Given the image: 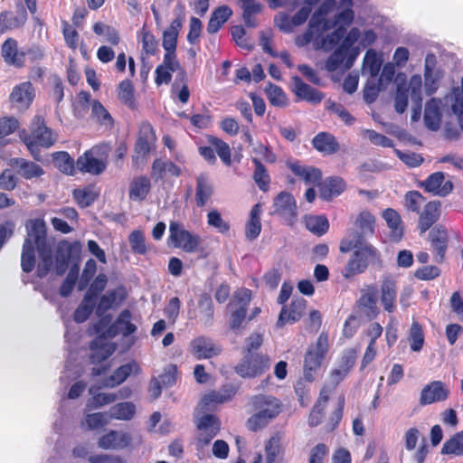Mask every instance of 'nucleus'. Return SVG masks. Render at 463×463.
I'll list each match as a JSON object with an SVG mask.
<instances>
[{
    "label": "nucleus",
    "mask_w": 463,
    "mask_h": 463,
    "mask_svg": "<svg viewBox=\"0 0 463 463\" xmlns=\"http://www.w3.org/2000/svg\"><path fill=\"white\" fill-rule=\"evenodd\" d=\"M250 404L254 413L247 420L246 427L253 432L266 428L282 411L281 402L272 395H254Z\"/></svg>",
    "instance_id": "f257e3e1"
},
{
    "label": "nucleus",
    "mask_w": 463,
    "mask_h": 463,
    "mask_svg": "<svg viewBox=\"0 0 463 463\" xmlns=\"http://www.w3.org/2000/svg\"><path fill=\"white\" fill-rule=\"evenodd\" d=\"M57 133L46 125L41 115H35L30 124L29 132L21 136L34 160H41L40 148H50L57 141Z\"/></svg>",
    "instance_id": "f03ea898"
},
{
    "label": "nucleus",
    "mask_w": 463,
    "mask_h": 463,
    "mask_svg": "<svg viewBox=\"0 0 463 463\" xmlns=\"http://www.w3.org/2000/svg\"><path fill=\"white\" fill-rule=\"evenodd\" d=\"M352 250L341 272L345 279L364 273L370 265H382L381 252L371 243H357Z\"/></svg>",
    "instance_id": "7ed1b4c3"
},
{
    "label": "nucleus",
    "mask_w": 463,
    "mask_h": 463,
    "mask_svg": "<svg viewBox=\"0 0 463 463\" xmlns=\"http://www.w3.org/2000/svg\"><path fill=\"white\" fill-rule=\"evenodd\" d=\"M345 34L340 45L326 61V69L328 71H336L342 64H344L345 69L349 70L359 55V49L353 47V45L360 38V30L357 27H353Z\"/></svg>",
    "instance_id": "20e7f679"
},
{
    "label": "nucleus",
    "mask_w": 463,
    "mask_h": 463,
    "mask_svg": "<svg viewBox=\"0 0 463 463\" xmlns=\"http://www.w3.org/2000/svg\"><path fill=\"white\" fill-rule=\"evenodd\" d=\"M29 235L33 238V242L40 258L37 265V276L43 279L48 275L53 266L52 249L47 242V231L44 221L42 219L30 221Z\"/></svg>",
    "instance_id": "39448f33"
},
{
    "label": "nucleus",
    "mask_w": 463,
    "mask_h": 463,
    "mask_svg": "<svg viewBox=\"0 0 463 463\" xmlns=\"http://www.w3.org/2000/svg\"><path fill=\"white\" fill-rule=\"evenodd\" d=\"M355 230L349 232L348 237H344L339 242L341 253L350 252L354 246L366 243L367 237L373 236L375 232V217L367 210L362 211L354 221Z\"/></svg>",
    "instance_id": "423d86ee"
},
{
    "label": "nucleus",
    "mask_w": 463,
    "mask_h": 463,
    "mask_svg": "<svg viewBox=\"0 0 463 463\" xmlns=\"http://www.w3.org/2000/svg\"><path fill=\"white\" fill-rule=\"evenodd\" d=\"M328 335L322 332L315 344L308 346L304 356V377L311 383L314 381L317 370L320 369L322 364L328 353Z\"/></svg>",
    "instance_id": "0eeeda50"
},
{
    "label": "nucleus",
    "mask_w": 463,
    "mask_h": 463,
    "mask_svg": "<svg viewBox=\"0 0 463 463\" xmlns=\"http://www.w3.org/2000/svg\"><path fill=\"white\" fill-rule=\"evenodd\" d=\"M156 135L154 128L148 121L142 122L131 156L133 167L139 168L146 164L149 154L156 148Z\"/></svg>",
    "instance_id": "6e6552de"
},
{
    "label": "nucleus",
    "mask_w": 463,
    "mask_h": 463,
    "mask_svg": "<svg viewBox=\"0 0 463 463\" xmlns=\"http://www.w3.org/2000/svg\"><path fill=\"white\" fill-rule=\"evenodd\" d=\"M169 240L175 248L184 252H199L201 258H206L208 253L203 248L200 235L186 230L182 222H171L169 224Z\"/></svg>",
    "instance_id": "1a4fd4ad"
},
{
    "label": "nucleus",
    "mask_w": 463,
    "mask_h": 463,
    "mask_svg": "<svg viewBox=\"0 0 463 463\" xmlns=\"http://www.w3.org/2000/svg\"><path fill=\"white\" fill-rule=\"evenodd\" d=\"M269 368L270 358L269 355L250 352L243 353V357L234 367V371L242 378H256L263 375Z\"/></svg>",
    "instance_id": "9d476101"
},
{
    "label": "nucleus",
    "mask_w": 463,
    "mask_h": 463,
    "mask_svg": "<svg viewBox=\"0 0 463 463\" xmlns=\"http://www.w3.org/2000/svg\"><path fill=\"white\" fill-rule=\"evenodd\" d=\"M206 139L209 146H200L198 147L199 155L208 164L213 165L217 162L215 155L217 154L222 162L230 166L232 165V151L229 144L213 135H207Z\"/></svg>",
    "instance_id": "9b49d317"
},
{
    "label": "nucleus",
    "mask_w": 463,
    "mask_h": 463,
    "mask_svg": "<svg viewBox=\"0 0 463 463\" xmlns=\"http://www.w3.org/2000/svg\"><path fill=\"white\" fill-rule=\"evenodd\" d=\"M90 354L89 356L90 362L92 364L98 365L91 369V375L93 377L100 376L107 373L110 369V364L105 363L108 358L114 353L115 346L108 343H104L101 339L95 338L90 344Z\"/></svg>",
    "instance_id": "f8f14e48"
},
{
    "label": "nucleus",
    "mask_w": 463,
    "mask_h": 463,
    "mask_svg": "<svg viewBox=\"0 0 463 463\" xmlns=\"http://www.w3.org/2000/svg\"><path fill=\"white\" fill-rule=\"evenodd\" d=\"M250 299L251 290L242 288L236 293L233 302L229 304V307H235L231 312L230 328L236 334L245 327L243 324H246L248 321L247 311Z\"/></svg>",
    "instance_id": "ddd939ff"
},
{
    "label": "nucleus",
    "mask_w": 463,
    "mask_h": 463,
    "mask_svg": "<svg viewBox=\"0 0 463 463\" xmlns=\"http://www.w3.org/2000/svg\"><path fill=\"white\" fill-rule=\"evenodd\" d=\"M187 316L190 320L198 319L205 326H212L214 319V306L212 297L208 293H202L196 306L194 300H190Z\"/></svg>",
    "instance_id": "4468645a"
},
{
    "label": "nucleus",
    "mask_w": 463,
    "mask_h": 463,
    "mask_svg": "<svg viewBox=\"0 0 463 463\" xmlns=\"http://www.w3.org/2000/svg\"><path fill=\"white\" fill-rule=\"evenodd\" d=\"M221 426V420L216 415L205 413L201 416L196 422V427L199 431L196 438L197 447L203 449L209 445L213 438L220 432Z\"/></svg>",
    "instance_id": "2eb2a0df"
},
{
    "label": "nucleus",
    "mask_w": 463,
    "mask_h": 463,
    "mask_svg": "<svg viewBox=\"0 0 463 463\" xmlns=\"http://www.w3.org/2000/svg\"><path fill=\"white\" fill-rule=\"evenodd\" d=\"M307 303L304 298L295 296L289 305H284L281 307L277 326L283 327L287 324H294L299 321L306 313Z\"/></svg>",
    "instance_id": "dca6fc26"
},
{
    "label": "nucleus",
    "mask_w": 463,
    "mask_h": 463,
    "mask_svg": "<svg viewBox=\"0 0 463 463\" xmlns=\"http://www.w3.org/2000/svg\"><path fill=\"white\" fill-rule=\"evenodd\" d=\"M222 347L204 335L194 337L189 344L190 353L197 359H211L222 353Z\"/></svg>",
    "instance_id": "f3484780"
},
{
    "label": "nucleus",
    "mask_w": 463,
    "mask_h": 463,
    "mask_svg": "<svg viewBox=\"0 0 463 463\" xmlns=\"http://www.w3.org/2000/svg\"><path fill=\"white\" fill-rule=\"evenodd\" d=\"M420 187L433 195L445 197L452 192L454 185L450 180L445 181L444 173L435 172L420 182Z\"/></svg>",
    "instance_id": "a211bd4d"
},
{
    "label": "nucleus",
    "mask_w": 463,
    "mask_h": 463,
    "mask_svg": "<svg viewBox=\"0 0 463 463\" xmlns=\"http://www.w3.org/2000/svg\"><path fill=\"white\" fill-rule=\"evenodd\" d=\"M35 97V90L30 81L22 82L14 87L9 99L13 107L20 111L30 108Z\"/></svg>",
    "instance_id": "6ab92c4d"
},
{
    "label": "nucleus",
    "mask_w": 463,
    "mask_h": 463,
    "mask_svg": "<svg viewBox=\"0 0 463 463\" xmlns=\"http://www.w3.org/2000/svg\"><path fill=\"white\" fill-rule=\"evenodd\" d=\"M287 167L306 184L319 185L322 181V171L312 165H301L299 161H288Z\"/></svg>",
    "instance_id": "aec40b11"
},
{
    "label": "nucleus",
    "mask_w": 463,
    "mask_h": 463,
    "mask_svg": "<svg viewBox=\"0 0 463 463\" xmlns=\"http://www.w3.org/2000/svg\"><path fill=\"white\" fill-rule=\"evenodd\" d=\"M449 395V390L444 383L432 381L422 388L419 402L421 406H426L446 401Z\"/></svg>",
    "instance_id": "412c9836"
},
{
    "label": "nucleus",
    "mask_w": 463,
    "mask_h": 463,
    "mask_svg": "<svg viewBox=\"0 0 463 463\" xmlns=\"http://www.w3.org/2000/svg\"><path fill=\"white\" fill-rule=\"evenodd\" d=\"M273 213L288 221L296 219L298 207L294 196L286 191L279 193L273 200Z\"/></svg>",
    "instance_id": "4be33fe9"
},
{
    "label": "nucleus",
    "mask_w": 463,
    "mask_h": 463,
    "mask_svg": "<svg viewBox=\"0 0 463 463\" xmlns=\"http://www.w3.org/2000/svg\"><path fill=\"white\" fill-rule=\"evenodd\" d=\"M237 392V388L232 384L222 385L218 391H212L205 394L200 406L203 411H213L216 404L231 401Z\"/></svg>",
    "instance_id": "5701e85b"
},
{
    "label": "nucleus",
    "mask_w": 463,
    "mask_h": 463,
    "mask_svg": "<svg viewBox=\"0 0 463 463\" xmlns=\"http://www.w3.org/2000/svg\"><path fill=\"white\" fill-rule=\"evenodd\" d=\"M292 91L298 100H304L314 105L321 103L325 98L322 91L304 82L299 76L292 78Z\"/></svg>",
    "instance_id": "b1692460"
},
{
    "label": "nucleus",
    "mask_w": 463,
    "mask_h": 463,
    "mask_svg": "<svg viewBox=\"0 0 463 463\" xmlns=\"http://www.w3.org/2000/svg\"><path fill=\"white\" fill-rule=\"evenodd\" d=\"M437 63L436 56L428 53L424 64V86L428 96L433 95L439 89V82L443 77L441 70H434Z\"/></svg>",
    "instance_id": "393cba45"
},
{
    "label": "nucleus",
    "mask_w": 463,
    "mask_h": 463,
    "mask_svg": "<svg viewBox=\"0 0 463 463\" xmlns=\"http://www.w3.org/2000/svg\"><path fill=\"white\" fill-rule=\"evenodd\" d=\"M0 54L9 66L20 69L25 65V53L18 50V42L14 38L9 37L1 44Z\"/></svg>",
    "instance_id": "a878e982"
},
{
    "label": "nucleus",
    "mask_w": 463,
    "mask_h": 463,
    "mask_svg": "<svg viewBox=\"0 0 463 463\" xmlns=\"http://www.w3.org/2000/svg\"><path fill=\"white\" fill-rule=\"evenodd\" d=\"M441 214V203L439 201H430L424 204L422 212L419 213L417 229L420 234L425 233L435 224Z\"/></svg>",
    "instance_id": "bb28decb"
},
{
    "label": "nucleus",
    "mask_w": 463,
    "mask_h": 463,
    "mask_svg": "<svg viewBox=\"0 0 463 463\" xmlns=\"http://www.w3.org/2000/svg\"><path fill=\"white\" fill-rule=\"evenodd\" d=\"M429 239L433 249L435 261L439 264L442 263L445 260L449 241L446 228L442 225L435 226L430 232Z\"/></svg>",
    "instance_id": "cd10ccee"
},
{
    "label": "nucleus",
    "mask_w": 463,
    "mask_h": 463,
    "mask_svg": "<svg viewBox=\"0 0 463 463\" xmlns=\"http://www.w3.org/2000/svg\"><path fill=\"white\" fill-rule=\"evenodd\" d=\"M326 15L313 14L309 20L308 27L304 33V38L307 43L317 41L325 32L329 31L337 25L334 20L326 19Z\"/></svg>",
    "instance_id": "c85d7f7f"
},
{
    "label": "nucleus",
    "mask_w": 463,
    "mask_h": 463,
    "mask_svg": "<svg viewBox=\"0 0 463 463\" xmlns=\"http://www.w3.org/2000/svg\"><path fill=\"white\" fill-rule=\"evenodd\" d=\"M380 300L384 311L392 314L396 310L398 288L396 280L391 277H384L381 283Z\"/></svg>",
    "instance_id": "c756f323"
},
{
    "label": "nucleus",
    "mask_w": 463,
    "mask_h": 463,
    "mask_svg": "<svg viewBox=\"0 0 463 463\" xmlns=\"http://www.w3.org/2000/svg\"><path fill=\"white\" fill-rule=\"evenodd\" d=\"M27 21V12L24 6L14 14L10 10L0 12V35L22 28Z\"/></svg>",
    "instance_id": "7c9ffc66"
},
{
    "label": "nucleus",
    "mask_w": 463,
    "mask_h": 463,
    "mask_svg": "<svg viewBox=\"0 0 463 463\" xmlns=\"http://www.w3.org/2000/svg\"><path fill=\"white\" fill-rule=\"evenodd\" d=\"M9 165L25 180L41 177L45 173L40 165L22 157L11 158Z\"/></svg>",
    "instance_id": "2f4dec72"
},
{
    "label": "nucleus",
    "mask_w": 463,
    "mask_h": 463,
    "mask_svg": "<svg viewBox=\"0 0 463 463\" xmlns=\"http://www.w3.org/2000/svg\"><path fill=\"white\" fill-rule=\"evenodd\" d=\"M139 371L140 367L135 361L124 364L118 367L110 376L102 380L101 387H117L124 383L130 376V374L138 373Z\"/></svg>",
    "instance_id": "473e14b6"
},
{
    "label": "nucleus",
    "mask_w": 463,
    "mask_h": 463,
    "mask_svg": "<svg viewBox=\"0 0 463 463\" xmlns=\"http://www.w3.org/2000/svg\"><path fill=\"white\" fill-rule=\"evenodd\" d=\"M377 293L378 290L374 285L368 286L365 290L362 291L357 300L358 307L369 319H374L380 314V309L377 307Z\"/></svg>",
    "instance_id": "72a5a7b5"
},
{
    "label": "nucleus",
    "mask_w": 463,
    "mask_h": 463,
    "mask_svg": "<svg viewBox=\"0 0 463 463\" xmlns=\"http://www.w3.org/2000/svg\"><path fill=\"white\" fill-rule=\"evenodd\" d=\"M131 442L128 433L111 430L99 439L98 445L103 449H122L129 447Z\"/></svg>",
    "instance_id": "f704fd0d"
},
{
    "label": "nucleus",
    "mask_w": 463,
    "mask_h": 463,
    "mask_svg": "<svg viewBox=\"0 0 463 463\" xmlns=\"http://www.w3.org/2000/svg\"><path fill=\"white\" fill-rule=\"evenodd\" d=\"M178 6L181 10V14L175 18L169 27L164 31L163 33V48L165 52H175L177 46V38L179 34V31L182 28L183 24V11L184 10V6L182 4H178Z\"/></svg>",
    "instance_id": "c9c22d12"
},
{
    "label": "nucleus",
    "mask_w": 463,
    "mask_h": 463,
    "mask_svg": "<svg viewBox=\"0 0 463 463\" xmlns=\"http://www.w3.org/2000/svg\"><path fill=\"white\" fill-rule=\"evenodd\" d=\"M313 147L323 155H333L339 151L340 146L334 135L319 132L312 139Z\"/></svg>",
    "instance_id": "e433bc0d"
},
{
    "label": "nucleus",
    "mask_w": 463,
    "mask_h": 463,
    "mask_svg": "<svg viewBox=\"0 0 463 463\" xmlns=\"http://www.w3.org/2000/svg\"><path fill=\"white\" fill-rule=\"evenodd\" d=\"M77 167L80 172L99 175L106 169V163L96 158L91 151H86L77 159Z\"/></svg>",
    "instance_id": "4c0bfd02"
},
{
    "label": "nucleus",
    "mask_w": 463,
    "mask_h": 463,
    "mask_svg": "<svg viewBox=\"0 0 463 463\" xmlns=\"http://www.w3.org/2000/svg\"><path fill=\"white\" fill-rule=\"evenodd\" d=\"M30 224L27 225V237L24 240L23 245V250L21 255V268L25 273H30L35 268V250L36 246L33 242V236L29 235Z\"/></svg>",
    "instance_id": "58836bf2"
},
{
    "label": "nucleus",
    "mask_w": 463,
    "mask_h": 463,
    "mask_svg": "<svg viewBox=\"0 0 463 463\" xmlns=\"http://www.w3.org/2000/svg\"><path fill=\"white\" fill-rule=\"evenodd\" d=\"M232 15V10L228 5H220L213 10L207 24V32L216 33Z\"/></svg>",
    "instance_id": "ea45409f"
},
{
    "label": "nucleus",
    "mask_w": 463,
    "mask_h": 463,
    "mask_svg": "<svg viewBox=\"0 0 463 463\" xmlns=\"http://www.w3.org/2000/svg\"><path fill=\"white\" fill-rule=\"evenodd\" d=\"M151 190V182L146 175L133 179L129 185L128 197L132 201H144Z\"/></svg>",
    "instance_id": "a19ab883"
},
{
    "label": "nucleus",
    "mask_w": 463,
    "mask_h": 463,
    "mask_svg": "<svg viewBox=\"0 0 463 463\" xmlns=\"http://www.w3.org/2000/svg\"><path fill=\"white\" fill-rule=\"evenodd\" d=\"M213 194V187L206 175L201 174L196 177L195 203L200 208L203 207Z\"/></svg>",
    "instance_id": "79ce46f5"
},
{
    "label": "nucleus",
    "mask_w": 463,
    "mask_h": 463,
    "mask_svg": "<svg viewBox=\"0 0 463 463\" xmlns=\"http://www.w3.org/2000/svg\"><path fill=\"white\" fill-rule=\"evenodd\" d=\"M319 186L321 198L328 201L345 191V183L341 177L332 176L326 178L323 184L320 183Z\"/></svg>",
    "instance_id": "37998d69"
},
{
    "label": "nucleus",
    "mask_w": 463,
    "mask_h": 463,
    "mask_svg": "<svg viewBox=\"0 0 463 463\" xmlns=\"http://www.w3.org/2000/svg\"><path fill=\"white\" fill-rule=\"evenodd\" d=\"M439 104V99L431 98L425 105L424 121L426 126L431 130H437L441 122Z\"/></svg>",
    "instance_id": "c03bdc74"
},
{
    "label": "nucleus",
    "mask_w": 463,
    "mask_h": 463,
    "mask_svg": "<svg viewBox=\"0 0 463 463\" xmlns=\"http://www.w3.org/2000/svg\"><path fill=\"white\" fill-rule=\"evenodd\" d=\"M73 245L66 241H61L56 250V273L57 275H62L65 273L69 260L72 256Z\"/></svg>",
    "instance_id": "a18cd8bd"
},
{
    "label": "nucleus",
    "mask_w": 463,
    "mask_h": 463,
    "mask_svg": "<svg viewBox=\"0 0 463 463\" xmlns=\"http://www.w3.org/2000/svg\"><path fill=\"white\" fill-rule=\"evenodd\" d=\"M120 290L124 292V289L121 288ZM125 293H122L119 297L118 295V289H111L107 291L106 294L102 295L99 298V303L96 308V315L98 317H103V315L110 309L114 304L121 303L125 300Z\"/></svg>",
    "instance_id": "49530a36"
},
{
    "label": "nucleus",
    "mask_w": 463,
    "mask_h": 463,
    "mask_svg": "<svg viewBox=\"0 0 463 463\" xmlns=\"http://www.w3.org/2000/svg\"><path fill=\"white\" fill-rule=\"evenodd\" d=\"M252 163L254 165L252 178L259 189L266 193L269 191L270 185V175L268 169L261 161L256 157L252 158Z\"/></svg>",
    "instance_id": "de8ad7c7"
},
{
    "label": "nucleus",
    "mask_w": 463,
    "mask_h": 463,
    "mask_svg": "<svg viewBox=\"0 0 463 463\" xmlns=\"http://www.w3.org/2000/svg\"><path fill=\"white\" fill-rule=\"evenodd\" d=\"M383 218L391 230L392 236L401 239L403 233V227L400 213L392 208H387L383 212Z\"/></svg>",
    "instance_id": "09e8293b"
},
{
    "label": "nucleus",
    "mask_w": 463,
    "mask_h": 463,
    "mask_svg": "<svg viewBox=\"0 0 463 463\" xmlns=\"http://www.w3.org/2000/svg\"><path fill=\"white\" fill-rule=\"evenodd\" d=\"M304 222L306 228L317 236L324 235L329 229V222L325 215H306Z\"/></svg>",
    "instance_id": "8fccbe9b"
},
{
    "label": "nucleus",
    "mask_w": 463,
    "mask_h": 463,
    "mask_svg": "<svg viewBox=\"0 0 463 463\" xmlns=\"http://www.w3.org/2000/svg\"><path fill=\"white\" fill-rule=\"evenodd\" d=\"M134 91V86L130 80H122L118 87V99L132 110L137 108Z\"/></svg>",
    "instance_id": "3c124183"
},
{
    "label": "nucleus",
    "mask_w": 463,
    "mask_h": 463,
    "mask_svg": "<svg viewBox=\"0 0 463 463\" xmlns=\"http://www.w3.org/2000/svg\"><path fill=\"white\" fill-rule=\"evenodd\" d=\"M264 91L270 105L278 108H284L288 105V97L279 86L269 82Z\"/></svg>",
    "instance_id": "603ef678"
},
{
    "label": "nucleus",
    "mask_w": 463,
    "mask_h": 463,
    "mask_svg": "<svg viewBox=\"0 0 463 463\" xmlns=\"http://www.w3.org/2000/svg\"><path fill=\"white\" fill-rule=\"evenodd\" d=\"M136 413V406L131 402H123L110 407V418L119 420H129Z\"/></svg>",
    "instance_id": "864d4df0"
},
{
    "label": "nucleus",
    "mask_w": 463,
    "mask_h": 463,
    "mask_svg": "<svg viewBox=\"0 0 463 463\" xmlns=\"http://www.w3.org/2000/svg\"><path fill=\"white\" fill-rule=\"evenodd\" d=\"M72 196L80 208L90 206L99 197V194L90 186L74 189Z\"/></svg>",
    "instance_id": "5fc2aeb1"
},
{
    "label": "nucleus",
    "mask_w": 463,
    "mask_h": 463,
    "mask_svg": "<svg viewBox=\"0 0 463 463\" xmlns=\"http://www.w3.org/2000/svg\"><path fill=\"white\" fill-rule=\"evenodd\" d=\"M99 388H101V385L99 387L92 386L89 389V392L91 395L88 403L89 407L97 409L110 404L118 399V395L115 393L96 392V390Z\"/></svg>",
    "instance_id": "6e6d98bb"
},
{
    "label": "nucleus",
    "mask_w": 463,
    "mask_h": 463,
    "mask_svg": "<svg viewBox=\"0 0 463 463\" xmlns=\"http://www.w3.org/2000/svg\"><path fill=\"white\" fill-rule=\"evenodd\" d=\"M408 340L410 342V347L413 352H420L422 349L425 338L423 327L419 322L413 321L411 323Z\"/></svg>",
    "instance_id": "4d7b16f0"
},
{
    "label": "nucleus",
    "mask_w": 463,
    "mask_h": 463,
    "mask_svg": "<svg viewBox=\"0 0 463 463\" xmlns=\"http://www.w3.org/2000/svg\"><path fill=\"white\" fill-rule=\"evenodd\" d=\"M109 320L110 317L108 318L102 317L99 322L93 324V333L99 335L97 339L103 340L107 337H114L120 333L117 320H115L114 324L110 325L106 331L103 330L108 326Z\"/></svg>",
    "instance_id": "13d9d810"
},
{
    "label": "nucleus",
    "mask_w": 463,
    "mask_h": 463,
    "mask_svg": "<svg viewBox=\"0 0 463 463\" xmlns=\"http://www.w3.org/2000/svg\"><path fill=\"white\" fill-rule=\"evenodd\" d=\"M142 43V51L146 55H155L157 52L158 43L152 32L144 24L139 32Z\"/></svg>",
    "instance_id": "bf43d9fd"
},
{
    "label": "nucleus",
    "mask_w": 463,
    "mask_h": 463,
    "mask_svg": "<svg viewBox=\"0 0 463 463\" xmlns=\"http://www.w3.org/2000/svg\"><path fill=\"white\" fill-rule=\"evenodd\" d=\"M441 454L456 456L463 455V430L456 433L443 444Z\"/></svg>",
    "instance_id": "052dcab7"
},
{
    "label": "nucleus",
    "mask_w": 463,
    "mask_h": 463,
    "mask_svg": "<svg viewBox=\"0 0 463 463\" xmlns=\"http://www.w3.org/2000/svg\"><path fill=\"white\" fill-rule=\"evenodd\" d=\"M426 198L416 190L409 191L404 195V207L407 211L420 213L422 204H425Z\"/></svg>",
    "instance_id": "680f3d73"
},
{
    "label": "nucleus",
    "mask_w": 463,
    "mask_h": 463,
    "mask_svg": "<svg viewBox=\"0 0 463 463\" xmlns=\"http://www.w3.org/2000/svg\"><path fill=\"white\" fill-rule=\"evenodd\" d=\"M116 320L123 336H128L137 331V326L131 322L132 314L129 309H123Z\"/></svg>",
    "instance_id": "e2e57ef3"
},
{
    "label": "nucleus",
    "mask_w": 463,
    "mask_h": 463,
    "mask_svg": "<svg viewBox=\"0 0 463 463\" xmlns=\"http://www.w3.org/2000/svg\"><path fill=\"white\" fill-rule=\"evenodd\" d=\"M346 33V28L343 25H338L331 33L321 39V47L329 52L333 50Z\"/></svg>",
    "instance_id": "0e129e2a"
},
{
    "label": "nucleus",
    "mask_w": 463,
    "mask_h": 463,
    "mask_svg": "<svg viewBox=\"0 0 463 463\" xmlns=\"http://www.w3.org/2000/svg\"><path fill=\"white\" fill-rule=\"evenodd\" d=\"M91 114L100 125H104L109 128L114 126L113 118L100 101L94 100L92 102Z\"/></svg>",
    "instance_id": "69168bd1"
},
{
    "label": "nucleus",
    "mask_w": 463,
    "mask_h": 463,
    "mask_svg": "<svg viewBox=\"0 0 463 463\" xmlns=\"http://www.w3.org/2000/svg\"><path fill=\"white\" fill-rule=\"evenodd\" d=\"M53 160L58 168L66 175H73L75 163L73 158L66 151L53 154Z\"/></svg>",
    "instance_id": "338daca9"
},
{
    "label": "nucleus",
    "mask_w": 463,
    "mask_h": 463,
    "mask_svg": "<svg viewBox=\"0 0 463 463\" xmlns=\"http://www.w3.org/2000/svg\"><path fill=\"white\" fill-rule=\"evenodd\" d=\"M382 60L378 57L377 52L369 49L364 58V70L368 71L372 77H376L382 67Z\"/></svg>",
    "instance_id": "774afa93"
}]
</instances>
